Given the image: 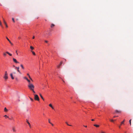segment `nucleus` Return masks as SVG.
Segmentation results:
<instances>
[{
	"label": "nucleus",
	"mask_w": 133,
	"mask_h": 133,
	"mask_svg": "<svg viewBox=\"0 0 133 133\" xmlns=\"http://www.w3.org/2000/svg\"><path fill=\"white\" fill-rule=\"evenodd\" d=\"M0 25L1 26H2V23L1 21H0Z\"/></svg>",
	"instance_id": "obj_25"
},
{
	"label": "nucleus",
	"mask_w": 133,
	"mask_h": 133,
	"mask_svg": "<svg viewBox=\"0 0 133 133\" xmlns=\"http://www.w3.org/2000/svg\"><path fill=\"white\" fill-rule=\"evenodd\" d=\"M20 66H21L22 67V68L23 69H24V68L23 65L22 64H21V65H20Z\"/></svg>",
	"instance_id": "obj_13"
},
{
	"label": "nucleus",
	"mask_w": 133,
	"mask_h": 133,
	"mask_svg": "<svg viewBox=\"0 0 133 133\" xmlns=\"http://www.w3.org/2000/svg\"><path fill=\"white\" fill-rule=\"evenodd\" d=\"M84 126L85 127H87V126H84Z\"/></svg>",
	"instance_id": "obj_48"
},
{
	"label": "nucleus",
	"mask_w": 133,
	"mask_h": 133,
	"mask_svg": "<svg viewBox=\"0 0 133 133\" xmlns=\"http://www.w3.org/2000/svg\"><path fill=\"white\" fill-rule=\"evenodd\" d=\"M27 80L29 82V83H30V81L29 80V79H28Z\"/></svg>",
	"instance_id": "obj_31"
},
{
	"label": "nucleus",
	"mask_w": 133,
	"mask_h": 133,
	"mask_svg": "<svg viewBox=\"0 0 133 133\" xmlns=\"http://www.w3.org/2000/svg\"><path fill=\"white\" fill-rule=\"evenodd\" d=\"M55 26L54 24H52L51 25V28H52L53 27H54Z\"/></svg>",
	"instance_id": "obj_17"
},
{
	"label": "nucleus",
	"mask_w": 133,
	"mask_h": 133,
	"mask_svg": "<svg viewBox=\"0 0 133 133\" xmlns=\"http://www.w3.org/2000/svg\"><path fill=\"white\" fill-rule=\"evenodd\" d=\"M118 117V116H114V118H115L116 117Z\"/></svg>",
	"instance_id": "obj_36"
},
{
	"label": "nucleus",
	"mask_w": 133,
	"mask_h": 133,
	"mask_svg": "<svg viewBox=\"0 0 133 133\" xmlns=\"http://www.w3.org/2000/svg\"><path fill=\"white\" fill-rule=\"evenodd\" d=\"M4 117H6H6H7V118H8V116H7V115H4Z\"/></svg>",
	"instance_id": "obj_32"
},
{
	"label": "nucleus",
	"mask_w": 133,
	"mask_h": 133,
	"mask_svg": "<svg viewBox=\"0 0 133 133\" xmlns=\"http://www.w3.org/2000/svg\"><path fill=\"white\" fill-rule=\"evenodd\" d=\"M62 63H63L62 62H61V63H60V64H59V65H60V66H61V65L62 64Z\"/></svg>",
	"instance_id": "obj_27"
},
{
	"label": "nucleus",
	"mask_w": 133,
	"mask_h": 133,
	"mask_svg": "<svg viewBox=\"0 0 133 133\" xmlns=\"http://www.w3.org/2000/svg\"><path fill=\"white\" fill-rule=\"evenodd\" d=\"M51 125L52 126H54V124H52V123H50Z\"/></svg>",
	"instance_id": "obj_39"
},
{
	"label": "nucleus",
	"mask_w": 133,
	"mask_h": 133,
	"mask_svg": "<svg viewBox=\"0 0 133 133\" xmlns=\"http://www.w3.org/2000/svg\"><path fill=\"white\" fill-rule=\"evenodd\" d=\"M16 53L17 55H18V53H17V51H16Z\"/></svg>",
	"instance_id": "obj_38"
},
{
	"label": "nucleus",
	"mask_w": 133,
	"mask_h": 133,
	"mask_svg": "<svg viewBox=\"0 0 133 133\" xmlns=\"http://www.w3.org/2000/svg\"><path fill=\"white\" fill-rule=\"evenodd\" d=\"M39 95H40L41 97V98L42 99L43 101H44V99L43 98V96H42V95H41V94H39Z\"/></svg>",
	"instance_id": "obj_10"
},
{
	"label": "nucleus",
	"mask_w": 133,
	"mask_h": 133,
	"mask_svg": "<svg viewBox=\"0 0 133 133\" xmlns=\"http://www.w3.org/2000/svg\"><path fill=\"white\" fill-rule=\"evenodd\" d=\"M6 38L8 41H9V39L7 37H6Z\"/></svg>",
	"instance_id": "obj_34"
},
{
	"label": "nucleus",
	"mask_w": 133,
	"mask_h": 133,
	"mask_svg": "<svg viewBox=\"0 0 133 133\" xmlns=\"http://www.w3.org/2000/svg\"><path fill=\"white\" fill-rule=\"evenodd\" d=\"M12 19L13 21V22H15V20H14V18H12Z\"/></svg>",
	"instance_id": "obj_30"
},
{
	"label": "nucleus",
	"mask_w": 133,
	"mask_h": 133,
	"mask_svg": "<svg viewBox=\"0 0 133 133\" xmlns=\"http://www.w3.org/2000/svg\"><path fill=\"white\" fill-rule=\"evenodd\" d=\"M29 76V77L30 78L31 77L30 76V75H29V76Z\"/></svg>",
	"instance_id": "obj_47"
},
{
	"label": "nucleus",
	"mask_w": 133,
	"mask_h": 133,
	"mask_svg": "<svg viewBox=\"0 0 133 133\" xmlns=\"http://www.w3.org/2000/svg\"><path fill=\"white\" fill-rule=\"evenodd\" d=\"M131 119H130L129 120V123H130V125L131 126Z\"/></svg>",
	"instance_id": "obj_19"
},
{
	"label": "nucleus",
	"mask_w": 133,
	"mask_h": 133,
	"mask_svg": "<svg viewBox=\"0 0 133 133\" xmlns=\"http://www.w3.org/2000/svg\"><path fill=\"white\" fill-rule=\"evenodd\" d=\"M31 91L33 92V93H35V92L34 91V90H32Z\"/></svg>",
	"instance_id": "obj_26"
},
{
	"label": "nucleus",
	"mask_w": 133,
	"mask_h": 133,
	"mask_svg": "<svg viewBox=\"0 0 133 133\" xmlns=\"http://www.w3.org/2000/svg\"><path fill=\"white\" fill-rule=\"evenodd\" d=\"M26 122H27V123L28 124V125H30V123L29 122H28V120H27V119L26 120Z\"/></svg>",
	"instance_id": "obj_16"
},
{
	"label": "nucleus",
	"mask_w": 133,
	"mask_h": 133,
	"mask_svg": "<svg viewBox=\"0 0 133 133\" xmlns=\"http://www.w3.org/2000/svg\"><path fill=\"white\" fill-rule=\"evenodd\" d=\"M16 80H17V78H16Z\"/></svg>",
	"instance_id": "obj_54"
},
{
	"label": "nucleus",
	"mask_w": 133,
	"mask_h": 133,
	"mask_svg": "<svg viewBox=\"0 0 133 133\" xmlns=\"http://www.w3.org/2000/svg\"><path fill=\"white\" fill-rule=\"evenodd\" d=\"M94 125L96 127H99V125L96 124H94Z\"/></svg>",
	"instance_id": "obj_14"
},
{
	"label": "nucleus",
	"mask_w": 133,
	"mask_h": 133,
	"mask_svg": "<svg viewBox=\"0 0 133 133\" xmlns=\"http://www.w3.org/2000/svg\"><path fill=\"white\" fill-rule=\"evenodd\" d=\"M30 79L32 81V78H31V77H30Z\"/></svg>",
	"instance_id": "obj_43"
},
{
	"label": "nucleus",
	"mask_w": 133,
	"mask_h": 133,
	"mask_svg": "<svg viewBox=\"0 0 133 133\" xmlns=\"http://www.w3.org/2000/svg\"><path fill=\"white\" fill-rule=\"evenodd\" d=\"M49 106L50 107H51L52 106V105L51 104H50L49 105Z\"/></svg>",
	"instance_id": "obj_29"
},
{
	"label": "nucleus",
	"mask_w": 133,
	"mask_h": 133,
	"mask_svg": "<svg viewBox=\"0 0 133 133\" xmlns=\"http://www.w3.org/2000/svg\"><path fill=\"white\" fill-rule=\"evenodd\" d=\"M63 82H64V81H63Z\"/></svg>",
	"instance_id": "obj_53"
},
{
	"label": "nucleus",
	"mask_w": 133,
	"mask_h": 133,
	"mask_svg": "<svg viewBox=\"0 0 133 133\" xmlns=\"http://www.w3.org/2000/svg\"><path fill=\"white\" fill-rule=\"evenodd\" d=\"M110 120L111 121V122H113L114 121L113 120V119H110Z\"/></svg>",
	"instance_id": "obj_33"
},
{
	"label": "nucleus",
	"mask_w": 133,
	"mask_h": 133,
	"mask_svg": "<svg viewBox=\"0 0 133 133\" xmlns=\"http://www.w3.org/2000/svg\"><path fill=\"white\" fill-rule=\"evenodd\" d=\"M34 99L35 100L39 101V98L37 95H34Z\"/></svg>",
	"instance_id": "obj_2"
},
{
	"label": "nucleus",
	"mask_w": 133,
	"mask_h": 133,
	"mask_svg": "<svg viewBox=\"0 0 133 133\" xmlns=\"http://www.w3.org/2000/svg\"><path fill=\"white\" fill-rule=\"evenodd\" d=\"M30 98L32 101H34L33 99L31 97H30Z\"/></svg>",
	"instance_id": "obj_21"
},
{
	"label": "nucleus",
	"mask_w": 133,
	"mask_h": 133,
	"mask_svg": "<svg viewBox=\"0 0 133 133\" xmlns=\"http://www.w3.org/2000/svg\"><path fill=\"white\" fill-rule=\"evenodd\" d=\"M30 48L32 50L34 49V48L31 46H30Z\"/></svg>",
	"instance_id": "obj_20"
},
{
	"label": "nucleus",
	"mask_w": 133,
	"mask_h": 133,
	"mask_svg": "<svg viewBox=\"0 0 133 133\" xmlns=\"http://www.w3.org/2000/svg\"><path fill=\"white\" fill-rule=\"evenodd\" d=\"M2 18H3V21L6 27L7 28L8 27V25H7V24H6V22H5V20H4V19L3 18V17H2Z\"/></svg>",
	"instance_id": "obj_4"
},
{
	"label": "nucleus",
	"mask_w": 133,
	"mask_h": 133,
	"mask_svg": "<svg viewBox=\"0 0 133 133\" xmlns=\"http://www.w3.org/2000/svg\"><path fill=\"white\" fill-rule=\"evenodd\" d=\"M18 38L19 39H21V37L19 36V37H18Z\"/></svg>",
	"instance_id": "obj_37"
},
{
	"label": "nucleus",
	"mask_w": 133,
	"mask_h": 133,
	"mask_svg": "<svg viewBox=\"0 0 133 133\" xmlns=\"http://www.w3.org/2000/svg\"><path fill=\"white\" fill-rule=\"evenodd\" d=\"M13 61L15 63H19V62H17L16 59L14 58H13Z\"/></svg>",
	"instance_id": "obj_5"
},
{
	"label": "nucleus",
	"mask_w": 133,
	"mask_h": 133,
	"mask_svg": "<svg viewBox=\"0 0 133 133\" xmlns=\"http://www.w3.org/2000/svg\"><path fill=\"white\" fill-rule=\"evenodd\" d=\"M45 43H48V41H45Z\"/></svg>",
	"instance_id": "obj_40"
},
{
	"label": "nucleus",
	"mask_w": 133,
	"mask_h": 133,
	"mask_svg": "<svg viewBox=\"0 0 133 133\" xmlns=\"http://www.w3.org/2000/svg\"><path fill=\"white\" fill-rule=\"evenodd\" d=\"M31 52L33 55H35V54L34 52L32 51H31Z\"/></svg>",
	"instance_id": "obj_18"
},
{
	"label": "nucleus",
	"mask_w": 133,
	"mask_h": 133,
	"mask_svg": "<svg viewBox=\"0 0 133 133\" xmlns=\"http://www.w3.org/2000/svg\"><path fill=\"white\" fill-rule=\"evenodd\" d=\"M3 55L4 56H5L6 55V54L5 53H4L3 54Z\"/></svg>",
	"instance_id": "obj_28"
},
{
	"label": "nucleus",
	"mask_w": 133,
	"mask_h": 133,
	"mask_svg": "<svg viewBox=\"0 0 133 133\" xmlns=\"http://www.w3.org/2000/svg\"><path fill=\"white\" fill-rule=\"evenodd\" d=\"M65 123H66L67 124V125H68V126H71V125L69 124H68V123H67V122H65Z\"/></svg>",
	"instance_id": "obj_22"
},
{
	"label": "nucleus",
	"mask_w": 133,
	"mask_h": 133,
	"mask_svg": "<svg viewBox=\"0 0 133 133\" xmlns=\"http://www.w3.org/2000/svg\"><path fill=\"white\" fill-rule=\"evenodd\" d=\"M101 133H104L103 132H101Z\"/></svg>",
	"instance_id": "obj_52"
},
{
	"label": "nucleus",
	"mask_w": 133,
	"mask_h": 133,
	"mask_svg": "<svg viewBox=\"0 0 133 133\" xmlns=\"http://www.w3.org/2000/svg\"><path fill=\"white\" fill-rule=\"evenodd\" d=\"M4 111L5 112H7L8 111V110L6 108H5L4 109Z\"/></svg>",
	"instance_id": "obj_15"
},
{
	"label": "nucleus",
	"mask_w": 133,
	"mask_h": 133,
	"mask_svg": "<svg viewBox=\"0 0 133 133\" xmlns=\"http://www.w3.org/2000/svg\"><path fill=\"white\" fill-rule=\"evenodd\" d=\"M16 68L17 69V70L18 71L19 73L21 74V72H20V71H19V67H16Z\"/></svg>",
	"instance_id": "obj_8"
},
{
	"label": "nucleus",
	"mask_w": 133,
	"mask_h": 133,
	"mask_svg": "<svg viewBox=\"0 0 133 133\" xmlns=\"http://www.w3.org/2000/svg\"><path fill=\"white\" fill-rule=\"evenodd\" d=\"M9 41V43H11V42L10 41V40H9V41Z\"/></svg>",
	"instance_id": "obj_46"
},
{
	"label": "nucleus",
	"mask_w": 133,
	"mask_h": 133,
	"mask_svg": "<svg viewBox=\"0 0 133 133\" xmlns=\"http://www.w3.org/2000/svg\"><path fill=\"white\" fill-rule=\"evenodd\" d=\"M6 53H7V54H8L10 56H11L12 55L10 54V53H9V52H8V51H6Z\"/></svg>",
	"instance_id": "obj_12"
},
{
	"label": "nucleus",
	"mask_w": 133,
	"mask_h": 133,
	"mask_svg": "<svg viewBox=\"0 0 133 133\" xmlns=\"http://www.w3.org/2000/svg\"><path fill=\"white\" fill-rule=\"evenodd\" d=\"M27 75L28 76H29V74H28Z\"/></svg>",
	"instance_id": "obj_50"
},
{
	"label": "nucleus",
	"mask_w": 133,
	"mask_h": 133,
	"mask_svg": "<svg viewBox=\"0 0 133 133\" xmlns=\"http://www.w3.org/2000/svg\"><path fill=\"white\" fill-rule=\"evenodd\" d=\"M60 65H58L57 66V67L58 68H60Z\"/></svg>",
	"instance_id": "obj_35"
},
{
	"label": "nucleus",
	"mask_w": 133,
	"mask_h": 133,
	"mask_svg": "<svg viewBox=\"0 0 133 133\" xmlns=\"http://www.w3.org/2000/svg\"><path fill=\"white\" fill-rule=\"evenodd\" d=\"M48 122L49 123H51V122H50V119H48Z\"/></svg>",
	"instance_id": "obj_23"
},
{
	"label": "nucleus",
	"mask_w": 133,
	"mask_h": 133,
	"mask_svg": "<svg viewBox=\"0 0 133 133\" xmlns=\"http://www.w3.org/2000/svg\"><path fill=\"white\" fill-rule=\"evenodd\" d=\"M24 78L26 80L28 79V78L25 77H24Z\"/></svg>",
	"instance_id": "obj_24"
},
{
	"label": "nucleus",
	"mask_w": 133,
	"mask_h": 133,
	"mask_svg": "<svg viewBox=\"0 0 133 133\" xmlns=\"http://www.w3.org/2000/svg\"><path fill=\"white\" fill-rule=\"evenodd\" d=\"M10 44L12 45H13V44L11 42V43H10Z\"/></svg>",
	"instance_id": "obj_45"
},
{
	"label": "nucleus",
	"mask_w": 133,
	"mask_h": 133,
	"mask_svg": "<svg viewBox=\"0 0 133 133\" xmlns=\"http://www.w3.org/2000/svg\"><path fill=\"white\" fill-rule=\"evenodd\" d=\"M35 37V36H33V37H32V39H34Z\"/></svg>",
	"instance_id": "obj_41"
},
{
	"label": "nucleus",
	"mask_w": 133,
	"mask_h": 133,
	"mask_svg": "<svg viewBox=\"0 0 133 133\" xmlns=\"http://www.w3.org/2000/svg\"><path fill=\"white\" fill-rule=\"evenodd\" d=\"M115 112L116 113H120L121 111L120 110L118 111L117 110H116L115 111Z\"/></svg>",
	"instance_id": "obj_11"
},
{
	"label": "nucleus",
	"mask_w": 133,
	"mask_h": 133,
	"mask_svg": "<svg viewBox=\"0 0 133 133\" xmlns=\"http://www.w3.org/2000/svg\"><path fill=\"white\" fill-rule=\"evenodd\" d=\"M12 129L14 132H16V130L15 129V127H12Z\"/></svg>",
	"instance_id": "obj_7"
},
{
	"label": "nucleus",
	"mask_w": 133,
	"mask_h": 133,
	"mask_svg": "<svg viewBox=\"0 0 133 133\" xmlns=\"http://www.w3.org/2000/svg\"><path fill=\"white\" fill-rule=\"evenodd\" d=\"M124 121H125V119H124V120L123 121H122V122H121V124L119 126V128H121V125L122 124H124Z\"/></svg>",
	"instance_id": "obj_6"
},
{
	"label": "nucleus",
	"mask_w": 133,
	"mask_h": 133,
	"mask_svg": "<svg viewBox=\"0 0 133 133\" xmlns=\"http://www.w3.org/2000/svg\"><path fill=\"white\" fill-rule=\"evenodd\" d=\"M28 86L29 89L31 90H34L35 87L32 84L29 83Z\"/></svg>",
	"instance_id": "obj_1"
},
{
	"label": "nucleus",
	"mask_w": 133,
	"mask_h": 133,
	"mask_svg": "<svg viewBox=\"0 0 133 133\" xmlns=\"http://www.w3.org/2000/svg\"><path fill=\"white\" fill-rule=\"evenodd\" d=\"M10 76L12 79H14V77L13 76L12 74L11 73L10 74Z\"/></svg>",
	"instance_id": "obj_9"
},
{
	"label": "nucleus",
	"mask_w": 133,
	"mask_h": 133,
	"mask_svg": "<svg viewBox=\"0 0 133 133\" xmlns=\"http://www.w3.org/2000/svg\"><path fill=\"white\" fill-rule=\"evenodd\" d=\"M13 73L14 74H16V72H13Z\"/></svg>",
	"instance_id": "obj_51"
},
{
	"label": "nucleus",
	"mask_w": 133,
	"mask_h": 133,
	"mask_svg": "<svg viewBox=\"0 0 133 133\" xmlns=\"http://www.w3.org/2000/svg\"><path fill=\"white\" fill-rule=\"evenodd\" d=\"M3 78L6 80L8 78V74L7 71H6L5 72L4 76Z\"/></svg>",
	"instance_id": "obj_3"
},
{
	"label": "nucleus",
	"mask_w": 133,
	"mask_h": 133,
	"mask_svg": "<svg viewBox=\"0 0 133 133\" xmlns=\"http://www.w3.org/2000/svg\"><path fill=\"white\" fill-rule=\"evenodd\" d=\"M29 126L30 127V128H31V125H30H30H29Z\"/></svg>",
	"instance_id": "obj_49"
},
{
	"label": "nucleus",
	"mask_w": 133,
	"mask_h": 133,
	"mask_svg": "<svg viewBox=\"0 0 133 133\" xmlns=\"http://www.w3.org/2000/svg\"><path fill=\"white\" fill-rule=\"evenodd\" d=\"M91 121H94V119H91Z\"/></svg>",
	"instance_id": "obj_42"
},
{
	"label": "nucleus",
	"mask_w": 133,
	"mask_h": 133,
	"mask_svg": "<svg viewBox=\"0 0 133 133\" xmlns=\"http://www.w3.org/2000/svg\"><path fill=\"white\" fill-rule=\"evenodd\" d=\"M51 107L52 108V109H54V107H52H52Z\"/></svg>",
	"instance_id": "obj_44"
}]
</instances>
